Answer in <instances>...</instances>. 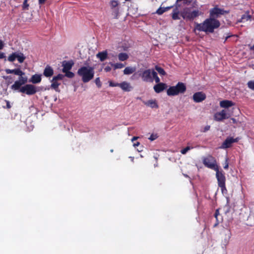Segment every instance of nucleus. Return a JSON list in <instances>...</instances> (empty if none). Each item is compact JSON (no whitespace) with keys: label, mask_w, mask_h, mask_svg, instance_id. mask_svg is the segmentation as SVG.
I'll return each instance as SVG.
<instances>
[{"label":"nucleus","mask_w":254,"mask_h":254,"mask_svg":"<svg viewBox=\"0 0 254 254\" xmlns=\"http://www.w3.org/2000/svg\"><path fill=\"white\" fill-rule=\"evenodd\" d=\"M5 72L7 74H14L19 76L18 80L15 81L11 86V89L13 90L18 91L19 92L25 93L28 95L35 94L37 91V88L32 84H26L27 82L28 78L25 75V73L22 71L20 68H17L13 69H5Z\"/></svg>","instance_id":"obj_1"},{"label":"nucleus","mask_w":254,"mask_h":254,"mask_svg":"<svg viewBox=\"0 0 254 254\" xmlns=\"http://www.w3.org/2000/svg\"><path fill=\"white\" fill-rule=\"evenodd\" d=\"M180 6V5L176 6L171 13L172 18L174 20H180V16H181L186 21L191 22L199 16L203 14L201 11L198 9L192 10L190 7H186L180 11L178 8Z\"/></svg>","instance_id":"obj_2"},{"label":"nucleus","mask_w":254,"mask_h":254,"mask_svg":"<svg viewBox=\"0 0 254 254\" xmlns=\"http://www.w3.org/2000/svg\"><path fill=\"white\" fill-rule=\"evenodd\" d=\"M220 26L219 21L213 17H209L206 19L202 23H195V26L193 31L196 30L199 31H203L206 33H212L214 32V29L219 28Z\"/></svg>","instance_id":"obj_3"},{"label":"nucleus","mask_w":254,"mask_h":254,"mask_svg":"<svg viewBox=\"0 0 254 254\" xmlns=\"http://www.w3.org/2000/svg\"><path fill=\"white\" fill-rule=\"evenodd\" d=\"M77 74L81 77L83 82H88L94 77V68L91 66H82L78 69Z\"/></svg>","instance_id":"obj_4"},{"label":"nucleus","mask_w":254,"mask_h":254,"mask_svg":"<svg viewBox=\"0 0 254 254\" xmlns=\"http://www.w3.org/2000/svg\"><path fill=\"white\" fill-rule=\"evenodd\" d=\"M187 88L183 82H179L175 86H170L167 90V94L169 96H174L179 94H184L186 91Z\"/></svg>","instance_id":"obj_5"},{"label":"nucleus","mask_w":254,"mask_h":254,"mask_svg":"<svg viewBox=\"0 0 254 254\" xmlns=\"http://www.w3.org/2000/svg\"><path fill=\"white\" fill-rule=\"evenodd\" d=\"M203 163L206 167L214 171H217V169H219L215 159L212 156H208L204 158L203 159Z\"/></svg>","instance_id":"obj_6"},{"label":"nucleus","mask_w":254,"mask_h":254,"mask_svg":"<svg viewBox=\"0 0 254 254\" xmlns=\"http://www.w3.org/2000/svg\"><path fill=\"white\" fill-rule=\"evenodd\" d=\"M216 172V177L218 181V186L221 188V191L223 193L227 191L225 187V177L222 171H219V169H217Z\"/></svg>","instance_id":"obj_7"},{"label":"nucleus","mask_w":254,"mask_h":254,"mask_svg":"<svg viewBox=\"0 0 254 254\" xmlns=\"http://www.w3.org/2000/svg\"><path fill=\"white\" fill-rule=\"evenodd\" d=\"M155 71L153 69H148L143 70L141 73H139V76H141L142 80L146 82H153V73Z\"/></svg>","instance_id":"obj_8"},{"label":"nucleus","mask_w":254,"mask_h":254,"mask_svg":"<svg viewBox=\"0 0 254 254\" xmlns=\"http://www.w3.org/2000/svg\"><path fill=\"white\" fill-rule=\"evenodd\" d=\"M64 77V75L62 74H59L57 75L54 76L51 80V88L54 89L56 91H59L60 90L59 87L61 85V82H59V81L62 80Z\"/></svg>","instance_id":"obj_9"},{"label":"nucleus","mask_w":254,"mask_h":254,"mask_svg":"<svg viewBox=\"0 0 254 254\" xmlns=\"http://www.w3.org/2000/svg\"><path fill=\"white\" fill-rule=\"evenodd\" d=\"M229 11L224 10L223 9L215 7L210 10V17H213L215 19L218 18L220 15H223L225 13H228Z\"/></svg>","instance_id":"obj_10"},{"label":"nucleus","mask_w":254,"mask_h":254,"mask_svg":"<svg viewBox=\"0 0 254 254\" xmlns=\"http://www.w3.org/2000/svg\"><path fill=\"white\" fill-rule=\"evenodd\" d=\"M239 140L238 138H234L232 137H227L220 147L221 149H226L230 147L232 144L234 142H237Z\"/></svg>","instance_id":"obj_11"},{"label":"nucleus","mask_w":254,"mask_h":254,"mask_svg":"<svg viewBox=\"0 0 254 254\" xmlns=\"http://www.w3.org/2000/svg\"><path fill=\"white\" fill-rule=\"evenodd\" d=\"M206 94L201 91L195 92L192 96V99L195 103H199L206 99Z\"/></svg>","instance_id":"obj_12"},{"label":"nucleus","mask_w":254,"mask_h":254,"mask_svg":"<svg viewBox=\"0 0 254 254\" xmlns=\"http://www.w3.org/2000/svg\"><path fill=\"white\" fill-rule=\"evenodd\" d=\"M230 115L226 112H216L214 115V119L217 121H220L230 117Z\"/></svg>","instance_id":"obj_13"},{"label":"nucleus","mask_w":254,"mask_h":254,"mask_svg":"<svg viewBox=\"0 0 254 254\" xmlns=\"http://www.w3.org/2000/svg\"><path fill=\"white\" fill-rule=\"evenodd\" d=\"M167 88V85L165 83H159L156 84L153 87L155 92L159 93L164 91Z\"/></svg>","instance_id":"obj_14"},{"label":"nucleus","mask_w":254,"mask_h":254,"mask_svg":"<svg viewBox=\"0 0 254 254\" xmlns=\"http://www.w3.org/2000/svg\"><path fill=\"white\" fill-rule=\"evenodd\" d=\"M74 63L72 61L64 62L63 64V72L67 71L70 70L73 65Z\"/></svg>","instance_id":"obj_15"},{"label":"nucleus","mask_w":254,"mask_h":254,"mask_svg":"<svg viewBox=\"0 0 254 254\" xmlns=\"http://www.w3.org/2000/svg\"><path fill=\"white\" fill-rule=\"evenodd\" d=\"M54 74V70L50 65H47L43 71V75L46 77H50Z\"/></svg>","instance_id":"obj_16"},{"label":"nucleus","mask_w":254,"mask_h":254,"mask_svg":"<svg viewBox=\"0 0 254 254\" xmlns=\"http://www.w3.org/2000/svg\"><path fill=\"white\" fill-rule=\"evenodd\" d=\"M234 103L230 100H225L220 102V106L221 108L227 109L233 106Z\"/></svg>","instance_id":"obj_17"},{"label":"nucleus","mask_w":254,"mask_h":254,"mask_svg":"<svg viewBox=\"0 0 254 254\" xmlns=\"http://www.w3.org/2000/svg\"><path fill=\"white\" fill-rule=\"evenodd\" d=\"M41 75L35 74L31 76L30 79V82H32L33 84H37L41 82Z\"/></svg>","instance_id":"obj_18"},{"label":"nucleus","mask_w":254,"mask_h":254,"mask_svg":"<svg viewBox=\"0 0 254 254\" xmlns=\"http://www.w3.org/2000/svg\"><path fill=\"white\" fill-rule=\"evenodd\" d=\"M119 87L125 91H129L131 88L130 84L126 81L119 83Z\"/></svg>","instance_id":"obj_19"},{"label":"nucleus","mask_w":254,"mask_h":254,"mask_svg":"<svg viewBox=\"0 0 254 254\" xmlns=\"http://www.w3.org/2000/svg\"><path fill=\"white\" fill-rule=\"evenodd\" d=\"M96 57L99 59L101 62H103L106 60L108 58V53L107 51L99 52L97 55Z\"/></svg>","instance_id":"obj_20"},{"label":"nucleus","mask_w":254,"mask_h":254,"mask_svg":"<svg viewBox=\"0 0 254 254\" xmlns=\"http://www.w3.org/2000/svg\"><path fill=\"white\" fill-rule=\"evenodd\" d=\"M252 16L249 13V11H247L243 15H242L241 20L240 22H245L249 20H250Z\"/></svg>","instance_id":"obj_21"},{"label":"nucleus","mask_w":254,"mask_h":254,"mask_svg":"<svg viewBox=\"0 0 254 254\" xmlns=\"http://www.w3.org/2000/svg\"><path fill=\"white\" fill-rule=\"evenodd\" d=\"M136 70L134 67L127 66L126 67L124 70V73L126 75H128L134 72Z\"/></svg>","instance_id":"obj_22"},{"label":"nucleus","mask_w":254,"mask_h":254,"mask_svg":"<svg viewBox=\"0 0 254 254\" xmlns=\"http://www.w3.org/2000/svg\"><path fill=\"white\" fill-rule=\"evenodd\" d=\"M16 59L19 63H22L25 60L26 57L21 52H17Z\"/></svg>","instance_id":"obj_23"},{"label":"nucleus","mask_w":254,"mask_h":254,"mask_svg":"<svg viewBox=\"0 0 254 254\" xmlns=\"http://www.w3.org/2000/svg\"><path fill=\"white\" fill-rule=\"evenodd\" d=\"M172 6H168L166 7H159L156 11V13L158 14V15H161L165 12L167 11V10H169Z\"/></svg>","instance_id":"obj_24"},{"label":"nucleus","mask_w":254,"mask_h":254,"mask_svg":"<svg viewBox=\"0 0 254 254\" xmlns=\"http://www.w3.org/2000/svg\"><path fill=\"white\" fill-rule=\"evenodd\" d=\"M118 58L120 61H125L127 60L128 56L127 53H121L119 54Z\"/></svg>","instance_id":"obj_25"},{"label":"nucleus","mask_w":254,"mask_h":254,"mask_svg":"<svg viewBox=\"0 0 254 254\" xmlns=\"http://www.w3.org/2000/svg\"><path fill=\"white\" fill-rule=\"evenodd\" d=\"M155 69L157 71V72L161 75H166V72L164 70V69L162 68L161 67H160L158 65H156L155 66Z\"/></svg>","instance_id":"obj_26"},{"label":"nucleus","mask_w":254,"mask_h":254,"mask_svg":"<svg viewBox=\"0 0 254 254\" xmlns=\"http://www.w3.org/2000/svg\"><path fill=\"white\" fill-rule=\"evenodd\" d=\"M146 105L151 107L152 108H157L158 105L155 101H153L152 100L148 101L146 103Z\"/></svg>","instance_id":"obj_27"},{"label":"nucleus","mask_w":254,"mask_h":254,"mask_svg":"<svg viewBox=\"0 0 254 254\" xmlns=\"http://www.w3.org/2000/svg\"><path fill=\"white\" fill-rule=\"evenodd\" d=\"M16 54L17 52L12 53L8 56L7 60L10 62H14L16 59Z\"/></svg>","instance_id":"obj_28"},{"label":"nucleus","mask_w":254,"mask_h":254,"mask_svg":"<svg viewBox=\"0 0 254 254\" xmlns=\"http://www.w3.org/2000/svg\"><path fill=\"white\" fill-rule=\"evenodd\" d=\"M111 65L114 66V69H120L125 66V64L122 63L111 64Z\"/></svg>","instance_id":"obj_29"},{"label":"nucleus","mask_w":254,"mask_h":254,"mask_svg":"<svg viewBox=\"0 0 254 254\" xmlns=\"http://www.w3.org/2000/svg\"><path fill=\"white\" fill-rule=\"evenodd\" d=\"M152 78H153V80L154 79L155 80V81L156 83H157V84H158L159 83H161L160 79L159 77L158 76L157 73L156 71H154L153 73Z\"/></svg>","instance_id":"obj_30"},{"label":"nucleus","mask_w":254,"mask_h":254,"mask_svg":"<svg viewBox=\"0 0 254 254\" xmlns=\"http://www.w3.org/2000/svg\"><path fill=\"white\" fill-rule=\"evenodd\" d=\"M119 5L118 1L115 0H112L110 1V5L112 9L116 8Z\"/></svg>","instance_id":"obj_31"},{"label":"nucleus","mask_w":254,"mask_h":254,"mask_svg":"<svg viewBox=\"0 0 254 254\" xmlns=\"http://www.w3.org/2000/svg\"><path fill=\"white\" fill-rule=\"evenodd\" d=\"M248 87L254 91V80H250L247 83Z\"/></svg>","instance_id":"obj_32"},{"label":"nucleus","mask_w":254,"mask_h":254,"mask_svg":"<svg viewBox=\"0 0 254 254\" xmlns=\"http://www.w3.org/2000/svg\"><path fill=\"white\" fill-rule=\"evenodd\" d=\"M64 73H65V76L68 78H71L73 77L74 76V73H73L71 71H70L69 70L66 71V72H64Z\"/></svg>","instance_id":"obj_33"},{"label":"nucleus","mask_w":254,"mask_h":254,"mask_svg":"<svg viewBox=\"0 0 254 254\" xmlns=\"http://www.w3.org/2000/svg\"><path fill=\"white\" fill-rule=\"evenodd\" d=\"M192 148V147H190V146H187L186 148H184L183 149H182L181 150V152L182 154H185L187 153L188 151H189Z\"/></svg>","instance_id":"obj_34"},{"label":"nucleus","mask_w":254,"mask_h":254,"mask_svg":"<svg viewBox=\"0 0 254 254\" xmlns=\"http://www.w3.org/2000/svg\"><path fill=\"white\" fill-rule=\"evenodd\" d=\"M95 82L98 88H100L102 86V83L99 77H97L95 79Z\"/></svg>","instance_id":"obj_35"},{"label":"nucleus","mask_w":254,"mask_h":254,"mask_svg":"<svg viewBox=\"0 0 254 254\" xmlns=\"http://www.w3.org/2000/svg\"><path fill=\"white\" fill-rule=\"evenodd\" d=\"M183 1L184 5H189L190 4L191 0H177L176 2H178L179 1Z\"/></svg>","instance_id":"obj_36"},{"label":"nucleus","mask_w":254,"mask_h":254,"mask_svg":"<svg viewBox=\"0 0 254 254\" xmlns=\"http://www.w3.org/2000/svg\"><path fill=\"white\" fill-rule=\"evenodd\" d=\"M158 137V135L156 134H152L150 137H149V139L150 141H153L157 139Z\"/></svg>","instance_id":"obj_37"},{"label":"nucleus","mask_w":254,"mask_h":254,"mask_svg":"<svg viewBox=\"0 0 254 254\" xmlns=\"http://www.w3.org/2000/svg\"><path fill=\"white\" fill-rule=\"evenodd\" d=\"M210 128V126H206L204 127L203 128L201 129V131L203 132H206L207 131L209 130Z\"/></svg>","instance_id":"obj_38"},{"label":"nucleus","mask_w":254,"mask_h":254,"mask_svg":"<svg viewBox=\"0 0 254 254\" xmlns=\"http://www.w3.org/2000/svg\"><path fill=\"white\" fill-rule=\"evenodd\" d=\"M27 0H24V1L23 2V8L24 9H27L29 6V4L27 3Z\"/></svg>","instance_id":"obj_39"},{"label":"nucleus","mask_w":254,"mask_h":254,"mask_svg":"<svg viewBox=\"0 0 254 254\" xmlns=\"http://www.w3.org/2000/svg\"><path fill=\"white\" fill-rule=\"evenodd\" d=\"M109 85L111 87H116V86L119 87V83H115V82H110Z\"/></svg>","instance_id":"obj_40"},{"label":"nucleus","mask_w":254,"mask_h":254,"mask_svg":"<svg viewBox=\"0 0 254 254\" xmlns=\"http://www.w3.org/2000/svg\"><path fill=\"white\" fill-rule=\"evenodd\" d=\"M111 67L109 66H107L104 68V70L106 72H109L111 70Z\"/></svg>","instance_id":"obj_41"},{"label":"nucleus","mask_w":254,"mask_h":254,"mask_svg":"<svg viewBox=\"0 0 254 254\" xmlns=\"http://www.w3.org/2000/svg\"><path fill=\"white\" fill-rule=\"evenodd\" d=\"M5 59V56L4 53L0 52V59ZM6 59H5V61Z\"/></svg>","instance_id":"obj_42"},{"label":"nucleus","mask_w":254,"mask_h":254,"mask_svg":"<svg viewBox=\"0 0 254 254\" xmlns=\"http://www.w3.org/2000/svg\"><path fill=\"white\" fill-rule=\"evenodd\" d=\"M228 167H229V163H228V160L226 159V162H225V165L224 166V168L225 169H227L228 168Z\"/></svg>","instance_id":"obj_43"},{"label":"nucleus","mask_w":254,"mask_h":254,"mask_svg":"<svg viewBox=\"0 0 254 254\" xmlns=\"http://www.w3.org/2000/svg\"><path fill=\"white\" fill-rule=\"evenodd\" d=\"M46 0H38L39 4H44Z\"/></svg>","instance_id":"obj_44"},{"label":"nucleus","mask_w":254,"mask_h":254,"mask_svg":"<svg viewBox=\"0 0 254 254\" xmlns=\"http://www.w3.org/2000/svg\"><path fill=\"white\" fill-rule=\"evenodd\" d=\"M3 47V43L2 41L0 40V50H1Z\"/></svg>","instance_id":"obj_45"},{"label":"nucleus","mask_w":254,"mask_h":254,"mask_svg":"<svg viewBox=\"0 0 254 254\" xmlns=\"http://www.w3.org/2000/svg\"><path fill=\"white\" fill-rule=\"evenodd\" d=\"M140 144L139 142H136V143H134L133 144V146L136 147V146H138Z\"/></svg>","instance_id":"obj_46"},{"label":"nucleus","mask_w":254,"mask_h":254,"mask_svg":"<svg viewBox=\"0 0 254 254\" xmlns=\"http://www.w3.org/2000/svg\"><path fill=\"white\" fill-rule=\"evenodd\" d=\"M219 214V211H218V210H217L215 213V217L217 218V216Z\"/></svg>","instance_id":"obj_47"},{"label":"nucleus","mask_w":254,"mask_h":254,"mask_svg":"<svg viewBox=\"0 0 254 254\" xmlns=\"http://www.w3.org/2000/svg\"><path fill=\"white\" fill-rule=\"evenodd\" d=\"M231 235H231V232L229 231V233H228V239H230V238L231 237Z\"/></svg>","instance_id":"obj_48"},{"label":"nucleus","mask_w":254,"mask_h":254,"mask_svg":"<svg viewBox=\"0 0 254 254\" xmlns=\"http://www.w3.org/2000/svg\"><path fill=\"white\" fill-rule=\"evenodd\" d=\"M137 138H138V137L134 136L131 139L132 142H133L134 140H136Z\"/></svg>","instance_id":"obj_49"},{"label":"nucleus","mask_w":254,"mask_h":254,"mask_svg":"<svg viewBox=\"0 0 254 254\" xmlns=\"http://www.w3.org/2000/svg\"><path fill=\"white\" fill-rule=\"evenodd\" d=\"M5 79H11L12 77H11V76H7L5 77Z\"/></svg>","instance_id":"obj_50"},{"label":"nucleus","mask_w":254,"mask_h":254,"mask_svg":"<svg viewBox=\"0 0 254 254\" xmlns=\"http://www.w3.org/2000/svg\"><path fill=\"white\" fill-rule=\"evenodd\" d=\"M118 11H119V9L118 8H117V9L115 10V13H116V17L117 18V14L118 13Z\"/></svg>","instance_id":"obj_51"},{"label":"nucleus","mask_w":254,"mask_h":254,"mask_svg":"<svg viewBox=\"0 0 254 254\" xmlns=\"http://www.w3.org/2000/svg\"><path fill=\"white\" fill-rule=\"evenodd\" d=\"M230 37H231V35H228L225 38V41L224 42H226V40L229 38H230Z\"/></svg>","instance_id":"obj_52"},{"label":"nucleus","mask_w":254,"mask_h":254,"mask_svg":"<svg viewBox=\"0 0 254 254\" xmlns=\"http://www.w3.org/2000/svg\"><path fill=\"white\" fill-rule=\"evenodd\" d=\"M230 37H231V35H228L225 38V41L224 42H226V40L229 38H230Z\"/></svg>","instance_id":"obj_53"},{"label":"nucleus","mask_w":254,"mask_h":254,"mask_svg":"<svg viewBox=\"0 0 254 254\" xmlns=\"http://www.w3.org/2000/svg\"><path fill=\"white\" fill-rule=\"evenodd\" d=\"M233 121V122H235V120L234 119H232Z\"/></svg>","instance_id":"obj_54"},{"label":"nucleus","mask_w":254,"mask_h":254,"mask_svg":"<svg viewBox=\"0 0 254 254\" xmlns=\"http://www.w3.org/2000/svg\"><path fill=\"white\" fill-rule=\"evenodd\" d=\"M126 1H130L131 0H125Z\"/></svg>","instance_id":"obj_55"}]
</instances>
